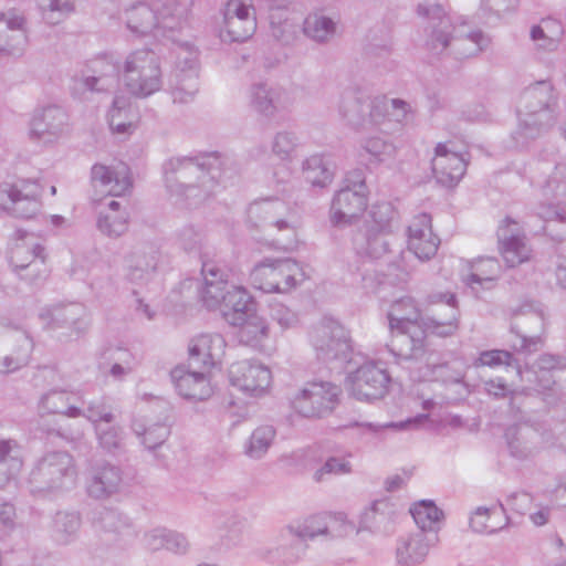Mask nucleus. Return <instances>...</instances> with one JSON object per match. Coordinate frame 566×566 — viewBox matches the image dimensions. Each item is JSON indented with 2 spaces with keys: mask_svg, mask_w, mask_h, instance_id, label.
Instances as JSON below:
<instances>
[{
  "mask_svg": "<svg viewBox=\"0 0 566 566\" xmlns=\"http://www.w3.org/2000/svg\"><path fill=\"white\" fill-rule=\"evenodd\" d=\"M542 193L548 201L541 205L538 216L545 220L566 219L562 205L566 203V163L555 166L554 170L541 185ZM556 284L566 290V258H558L555 270Z\"/></svg>",
  "mask_w": 566,
  "mask_h": 566,
  "instance_id": "obj_14",
  "label": "nucleus"
},
{
  "mask_svg": "<svg viewBox=\"0 0 566 566\" xmlns=\"http://www.w3.org/2000/svg\"><path fill=\"white\" fill-rule=\"evenodd\" d=\"M311 344L317 359L343 368L352 359V344L347 329L332 317L322 318L311 332Z\"/></svg>",
  "mask_w": 566,
  "mask_h": 566,
  "instance_id": "obj_9",
  "label": "nucleus"
},
{
  "mask_svg": "<svg viewBox=\"0 0 566 566\" xmlns=\"http://www.w3.org/2000/svg\"><path fill=\"white\" fill-rule=\"evenodd\" d=\"M226 321L232 325L240 327L238 337L240 343L250 346L261 353H270L271 347L268 346L270 338V327L264 317L255 312V304L252 296L249 302L233 312L226 314Z\"/></svg>",
  "mask_w": 566,
  "mask_h": 566,
  "instance_id": "obj_17",
  "label": "nucleus"
},
{
  "mask_svg": "<svg viewBox=\"0 0 566 566\" xmlns=\"http://www.w3.org/2000/svg\"><path fill=\"white\" fill-rule=\"evenodd\" d=\"M78 409L80 415L77 418L87 419L94 428L96 424L112 423L114 421V413L112 407L107 405L103 397H88V394L84 390H80Z\"/></svg>",
  "mask_w": 566,
  "mask_h": 566,
  "instance_id": "obj_47",
  "label": "nucleus"
},
{
  "mask_svg": "<svg viewBox=\"0 0 566 566\" xmlns=\"http://www.w3.org/2000/svg\"><path fill=\"white\" fill-rule=\"evenodd\" d=\"M109 423L96 424L95 432L99 446L109 452L122 449L124 444V432L118 426H108Z\"/></svg>",
  "mask_w": 566,
  "mask_h": 566,
  "instance_id": "obj_64",
  "label": "nucleus"
},
{
  "mask_svg": "<svg viewBox=\"0 0 566 566\" xmlns=\"http://www.w3.org/2000/svg\"><path fill=\"white\" fill-rule=\"evenodd\" d=\"M510 329L514 336L511 347L520 355H531L544 346V316L531 305L514 311Z\"/></svg>",
  "mask_w": 566,
  "mask_h": 566,
  "instance_id": "obj_16",
  "label": "nucleus"
},
{
  "mask_svg": "<svg viewBox=\"0 0 566 566\" xmlns=\"http://www.w3.org/2000/svg\"><path fill=\"white\" fill-rule=\"evenodd\" d=\"M175 66L169 81V92L176 104L195 101L199 92L198 51L189 42L176 43Z\"/></svg>",
  "mask_w": 566,
  "mask_h": 566,
  "instance_id": "obj_12",
  "label": "nucleus"
},
{
  "mask_svg": "<svg viewBox=\"0 0 566 566\" xmlns=\"http://www.w3.org/2000/svg\"><path fill=\"white\" fill-rule=\"evenodd\" d=\"M369 217L368 230L397 234L400 229L399 214L390 202H377L373 205Z\"/></svg>",
  "mask_w": 566,
  "mask_h": 566,
  "instance_id": "obj_52",
  "label": "nucleus"
},
{
  "mask_svg": "<svg viewBox=\"0 0 566 566\" xmlns=\"http://www.w3.org/2000/svg\"><path fill=\"white\" fill-rule=\"evenodd\" d=\"M249 222L284 245L296 242L301 218L297 211L279 198H262L248 209Z\"/></svg>",
  "mask_w": 566,
  "mask_h": 566,
  "instance_id": "obj_5",
  "label": "nucleus"
},
{
  "mask_svg": "<svg viewBox=\"0 0 566 566\" xmlns=\"http://www.w3.org/2000/svg\"><path fill=\"white\" fill-rule=\"evenodd\" d=\"M44 20L59 24L75 10L76 0H39Z\"/></svg>",
  "mask_w": 566,
  "mask_h": 566,
  "instance_id": "obj_61",
  "label": "nucleus"
},
{
  "mask_svg": "<svg viewBox=\"0 0 566 566\" xmlns=\"http://www.w3.org/2000/svg\"><path fill=\"white\" fill-rule=\"evenodd\" d=\"M420 311L411 297H403L394 302L388 312L389 328H410L412 325H422Z\"/></svg>",
  "mask_w": 566,
  "mask_h": 566,
  "instance_id": "obj_49",
  "label": "nucleus"
},
{
  "mask_svg": "<svg viewBox=\"0 0 566 566\" xmlns=\"http://www.w3.org/2000/svg\"><path fill=\"white\" fill-rule=\"evenodd\" d=\"M410 513L416 524L421 528L420 532L431 530L441 516V511L431 501H421L410 509Z\"/></svg>",
  "mask_w": 566,
  "mask_h": 566,
  "instance_id": "obj_63",
  "label": "nucleus"
},
{
  "mask_svg": "<svg viewBox=\"0 0 566 566\" xmlns=\"http://www.w3.org/2000/svg\"><path fill=\"white\" fill-rule=\"evenodd\" d=\"M229 380L244 395L260 398L269 394L273 377L266 365L258 360H241L230 366Z\"/></svg>",
  "mask_w": 566,
  "mask_h": 566,
  "instance_id": "obj_23",
  "label": "nucleus"
},
{
  "mask_svg": "<svg viewBox=\"0 0 566 566\" xmlns=\"http://www.w3.org/2000/svg\"><path fill=\"white\" fill-rule=\"evenodd\" d=\"M67 127V113L57 105H50L34 113L29 135L42 144H53L66 134Z\"/></svg>",
  "mask_w": 566,
  "mask_h": 566,
  "instance_id": "obj_30",
  "label": "nucleus"
},
{
  "mask_svg": "<svg viewBox=\"0 0 566 566\" xmlns=\"http://www.w3.org/2000/svg\"><path fill=\"white\" fill-rule=\"evenodd\" d=\"M396 153L395 144L379 136H367L359 142V156L367 157L373 165L391 160Z\"/></svg>",
  "mask_w": 566,
  "mask_h": 566,
  "instance_id": "obj_53",
  "label": "nucleus"
},
{
  "mask_svg": "<svg viewBox=\"0 0 566 566\" xmlns=\"http://www.w3.org/2000/svg\"><path fill=\"white\" fill-rule=\"evenodd\" d=\"M359 179L354 182V189L349 186L342 188L333 198L329 218L336 227L350 224L359 217L367 207L365 195V182L361 174L357 172Z\"/></svg>",
  "mask_w": 566,
  "mask_h": 566,
  "instance_id": "obj_25",
  "label": "nucleus"
},
{
  "mask_svg": "<svg viewBox=\"0 0 566 566\" xmlns=\"http://www.w3.org/2000/svg\"><path fill=\"white\" fill-rule=\"evenodd\" d=\"M122 469L108 461H94L86 476V492L95 500H106L120 492L123 488Z\"/></svg>",
  "mask_w": 566,
  "mask_h": 566,
  "instance_id": "obj_29",
  "label": "nucleus"
},
{
  "mask_svg": "<svg viewBox=\"0 0 566 566\" xmlns=\"http://www.w3.org/2000/svg\"><path fill=\"white\" fill-rule=\"evenodd\" d=\"M306 36L318 43L329 42L336 34L337 21L321 12L308 14L303 23Z\"/></svg>",
  "mask_w": 566,
  "mask_h": 566,
  "instance_id": "obj_54",
  "label": "nucleus"
},
{
  "mask_svg": "<svg viewBox=\"0 0 566 566\" xmlns=\"http://www.w3.org/2000/svg\"><path fill=\"white\" fill-rule=\"evenodd\" d=\"M276 437L273 426L262 424L256 427L244 443V453L251 459H262L271 448Z\"/></svg>",
  "mask_w": 566,
  "mask_h": 566,
  "instance_id": "obj_57",
  "label": "nucleus"
},
{
  "mask_svg": "<svg viewBox=\"0 0 566 566\" xmlns=\"http://www.w3.org/2000/svg\"><path fill=\"white\" fill-rule=\"evenodd\" d=\"M249 99L250 106L258 114L269 119L287 109L291 104L286 91L263 83L250 87Z\"/></svg>",
  "mask_w": 566,
  "mask_h": 566,
  "instance_id": "obj_35",
  "label": "nucleus"
},
{
  "mask_svg": "<svg viewBox=\"0 0 566 566\" xmlns=\"http://www.w3.org/2000/svg\"><path fill=\"white\" fill-rule=\"evenodd\" d=\"M305 180L313 187L325 188L332 184L336 166L331 157L312 155L302 164Z\"/></svg>",
  "mask_w": 566,
  "mask_h": 566,
  "instance_id": "obj_46",
  "label": "nucleus"
},
{
  "mask_svg": "<svg viewBox=\"0 0 566 566\" xmlns=\"http://www.w3.org/2000/svg\"><path fill=\"white\" fill-rule=\"evenodd\" d=\"M327 513L314 514L302 521L291 523L280 531V537L286 538L291 535L298 538H315L319 535H327Z\"/></svg>",
  "mask_w": 566,
  "mask_h": 566,
  "instance_id": "obj_48",
  "label": "nucleus"
},
{
  "mask_svg": "<svg viewBox=\"0 0 566 566\" xmlns=\"http://www.w3.org/2000/svg\"><path fill=\"white\" fill-rule=\"evenodd\" d=\"M129 213L126 206L117 200H109L97 212L96 227L108 238H118L128 230Z\"/></svg>",
  "mask_w": 566,
  "mask_h": 566,
  "instance_id": "obj_40",
  "label": "nucleus"
},
{
  "mask_svg": "<svg viewBox=\"0 0 566 566\" xmlns=\"http://www.w3.org/2000/svg\"><path fill=\"white\" fill-rule=\"evenodd\" d=\"M399 513V507L389 499H380L373 503L371 507L364 515V524L367 528L389 533Z\"/></svg>",
  "mask_w": 566,
  "mask_h": 566,
  "instance_id": "obj_45",
  "label": "nucleus"
},
{
  "mask_svg": "<svg viewBox=\"0 0 566 566\" xmlns=\"http://www.w3.org/2000/svg\"><path fill=\"white\" fill-rule=\"evenodd\" d=\"M138 119V111L130 97L125 94L115 95L107 113L111 129L119 135H129L136 129Z\"/></svg>",
  "mask_w": 566,
  "mask_h": 566,
  "instance_id": "obj_41",
  "label": "nucleus"
},
{
  "mask_svg": "<svg viewBox=\"0 0 566 566\" xmlns=\"http://www.w3.org/2000/svg\"><path fill=\"white\" fill-rule=\"evenodd\" d=\"M298 144V136L293 130L282 129L273 135L270 142L271 154L283 163L274 172L277 182H284L290 178L291 170L287 163L293 159Z\"/></svg>",
  "mask_w": 566,
  "mask_h": 566,
  "instance_id": "obj_43",
  "label": "nucleus"
},
{
  "mask_svg": "<svg viewBox=\"0 0 566 566\" xmlns=\"http://www.w3.org/2000/svg\"><path fill=\"white\" fill-rule=\"evenodd\" d=\"M505 440L511 457L518 461H528L554 443L553 433L523 423L506 429Z\"/></svg>",
  "mask_w": 566,
  "mask_h": 566,
  "instance_id": "obj_21",
  "label": "nucleus"
},
{
  "mask_svg": "<svg viewBox=\"0 0 566 566\" xmlns=\"http://www.w3.org/2000/svg\"><path fill=\"white\" fill-rule=\"evenodd\" d=\"M557 96L552 84L539 81L525 87L517 105V125L511 134V146L527 147L539 138L558 117Z\"/></svg>",
  "mask_w": 566,
  "mask_h": 566,
  "instance_id": "obj_3",
  "label": "nucleus"
},
{
  "mask_svg": "<svg viewBox=\"0 0 566 566\" xmlns=\"http://www.w3.org/2000/svg\"><path fill=\"white\" fill-rule=\"evenodd\" d=\"M217 163L216 155L197 159H169L164 167L168 189L178 196H185L189 205H199L217 188L216 176L212 172Z\"/></svg>",
  "mask_w": 566,
  "mask_h": 566,
  "instance_id": "obj_4",
  "label": "nucleus"
},
{
  "mask_svg": "<svg viewBox=\"0 0 566 566\" xmlns=\"http://www.w3.org/2000/svg\"><path fill=\"white\" fill-rule=\"evenodd\" d=\"M417 14L428 23L426 48L433 55H448L457 60L469 59L478 55L490 44V38L479 28L465 21L453 23L439 3L420 2L417 6Z\"/></svg>",
  "mask_w": 566,
  "mask_h": 566,
  "instance_id": "obj_1",
  "label": "nucleus"
},
{
  "mask_svg": "<svg viewBox=\"0 0 566 566\" xmlns=\"http://www.w3.org/2000/svg\"><path fill=\"white\" fill-rule=\"evenodd\" d=\"M203 284L200 298L208 310H221L223 317L249 302L250 293L243 287L230 284L227 270L213 261H206L201 266Z\"/></svg>",
  "mask_w": 566,
  "mask_h": 566,
  "instance_id": "obj_7",
  "label": "nucleus"
},
{
  "mask_svg": "<svg viewBox=\"0 0 566 566\" xmlns=\"http://www.w3.org/2000/svg\"><path fill=\"white\" fill-rule=\"evenodd\" d=\"M93 200L99 201L105 196H123L132 187L129 168L120 163L115 166L94 165L91 172Z\"/></svg>",
  "mask_w": 566,
  "mask_h": 566,
  "instance_id": "obj_27",
  "label": "nucleus"
},
{
  "mask_svg": "<svg viewBox=\"0 0 566 566\" xmlns=\"http://www.w3.org/2000/svg\"><path fill=\"white\" fill-rule=\"evenodd\" d=\"M369 96L358 87H347L337 103L339 118L350 128L367 129V111Z\"/></svg>",
  "mask_w": 566,
  "mask_h": 566,
  "instance_id": "obj_34",
  "label": "nucleus"
},
{
  "mask_svg": "<svg viewBox=\"0 0 566 566\" xmlns=\"http://www.w3.org/2000/svg\"><path fill=\"white\" fill-rule=\"evenodd\" d=\"M81 528V517L75 512H57L53 518V536L61 544H70Z\"/></svg>",
  "mask_w": 566,
  "mask_h": 566,
  "instance_id": "obj_58",
  "label": "nucleus"
},
{
  "mask_svg": "<svg viewBox=\"0 0 566 566\" xmlns=\"http://www.w3.org/2000/svg\"><path fill=\"white\" fill-rule=\"evenodd\" d=\"M502 266L497 259L491 256L478 258L467 262L462 269V281L478 292L480 289L490 290L500 279Z\"/></svg>",
  "mask_w": 566,
  "mask_h": 566,
  "instance_id": "obj_37",
  "label": "nucleus"
},
{
  "mask_svg": "<svg viewBox=\"0 0 566 566\" xmlns=\"http://www.w3.org/2000/svg\"><path fill=\"white\" fill-rule=\"evenodd\" d=\"M133 431L149 450L161 446L170 433L168 426L163 422L145 423L142 420L133 422Z\"/></svg>",
  "mask_w": 566,
  "mask_h": 566,
  "instance_id": "obj_60",
  "label": "nucleus"
},
{
  "mask_svg": "<svg viewBox=\"0 0 566 566\" xmlns=\"http://www.w3.org/2000/svg\"><path fill=\"white\" fill-rule=\"evenodd\" d=\"M46 328L56 331L66 328L69 336H81L90 327V315L86 306L82 303H69L45 308L40 313Z\"/></svg>",
  "mask_w": 566,
  "mask_h": 566,
  "instance_id": "obj_26",
  "label": "nucleus"
},
{
  "mask_svg": "<svg viewBox=\"0 0 566 566\" xmlns=\"http://www.w3.org/2000/svg\"><path fill=\"white\" fill-rule=\"evenodd\" d=\"M439 243V238L432 232L430 216H416L408 227L409 252L421 261L429 260L437 253Z\"/></svg>",
  "mask_w": 566,
  "mask_h": 566,
  "instance_id": "obj_33",
  "label": "nucleus"
},
{
  "mask_svg": "<svg viewBox=\"0 0 566 566\" xmlns=\"http://www.w3.org/2000/svg\"><path fill=\"white\" fill-rule=\"evenodd\" d=\"M123 81L135 97L146 98L159 92L164 85L159 55L149 49L130 52L124 61Z\"/></svg>",
  "mask_w": 566,
  "mask_h": 566,
  "instance_id": "obj_8",
  "label": "nucleus"
},
{
  "mask_svg": "<svg viewBox=\"0 0 566 566\" xmlns=\"http://www.w3.org/2000/svg\"><path fill=\"white\" fill-rule=\"evenodd\" d=\"M33 348V339L25 329L0 322V374L13 373L25 366Z\"/></svg>",
  "mask_w": 566,
  "mask_h": 566,
  "instance_id": "obj_19",
  "label": "nucleus"
},
{
  "mask_svg": "<svg viewBox=\"0 0 566 566\" xmlns=\"http://www.w3.org/2000/svg\"><path fill=\"white\" fill-rule=\"evenodd\" d=\"M465 169V159L453 149L452 145H437L436 155L432 159V171L439 184L447 187L457 185L463 177Z\"/></svg>",
  "mask_w": 566,
  "mask_h": 566,
  "instance_id": "obj_32",
  "label": "nucleus"
},
{
  "mask_svg": "<svg viewBox=\"0 0 566 566\" xmlns=\"http://www.w3.org/2000/svg\"><path fill=\"white\" fill-rule=\"evenodd\" d=\"M157 256L145 253H134L130 256L127 280L135 285L147 284L156 273Z\"/></svg>",
  "mask_w": 566,
  "mask_h": 566,
  "instance_id": "obj_56",
  "label": "nucleus"
},
{
  "mask_svg": "<svg viewBox=\"0 0 566 566\" xmlns=\"http://www.w3.org/2000/svg\"><path fill=\"white\" fill-rule=\"evenodd\" d=\"M507 523L502 505L493 507H478L470 518V526L476 533L493 534L502 530Z\"/></svg>",
  "mask_w": 566,
  "mask_h": 566,
  "instance_id": "obj_50",
  "label": "nucleus"
},
{
  "mask_svg": "<svg viewBox=\"0 0 566 566\" xmlns=\"http://www.w3.org/2000/svg\"><path fill=\"white\" fill-rule=\"evenodd\" d=\"M566 369V357L553 354H542L532 364L518 366L516 374L527 388L534 389L543 395L557 394V382L554 373Z\"/></svg>",
  "mask_w": 566,
  "mask_h": 566,
  "instance_id": "obj_22",
  "label": "nucleus"
},
{
  "mask_svg": "<svg viewBox=\"0 0 566 566\" xmlns=\"http://www.w3.org/2000/svg\"><path fill=\"white\" fill-rule=\"evenodd\" d=\"M499 250L510 268L528 262L533 256L532 247L518 222L505 219L497 230Z\"/></svg>",
  "mask_w": 566,
  "mask_h": 566,
  "instance_id": "obj_28",
  "label": "nucleus"
},
{
  "mask_svg": "<svg viewBox=\"0 0 566 566\" xmlns=\"http://www.w3.org/2000/svg\"><path fill=\"white\" fill-rule=\"evenodd\" d=\"M349 391L358 400L382 398L390 382V376L380 361H366L348 377Z\"/></svg>",
  "mask_w": 566,
  "mask_h": 566,
  "instance_id": "obj_24",
  "label": "nucleus"
},
{
  "mask_svg": "<svg viewBox=\"0 0 566 566\" xmlns=\"http://www.w3.org/2000/svg\"><path fill=\"white\" fill-rule=\"evenodd\" d=\"M184 11V7L176 0H167L160 10L138 1L125 8L123 19L127 29L136 35L144 36L154 32L155 36H165L166 31L172 32L180 27Z\"/></svg>",
  "mask_w": 566,
  "mask_h": 566,
  "instance_id": "obj_6",
  "label": "nucleus"
},
{
  "mask_svg": "<svg viewBox=\"0 0 566 566\" xmlns=\"http://www.w3.org/2000/svg\"><path fill=\"white\" fill-rule=\"evenodd\" d=\"M177 392L189 400H206L213 394V386L208 373L197 371L190 366L180 365L170 373Z\"/></svg>",
  "mask_w": 566,
  "mask_h": 566,
  "instance_id": "obj_31",
  "label": "nucleus"
},
{
  "mask_svg": "<svg viewBox=\"0 0 566 566\" xmlns=\"http://www.w3.org/2000/svg\"><path fill=\"white\" fill-rule=\"evenodd\" d=\"M367 128H379L381 132H387L385 128L387 122H390L389 117V98L385 96H378L368 99L367 111Z\"/></svg>",
  "mask_w": 566,
  "mask_h": 566,
  "instance_id": "obj_62",
  "label": "nucleus"
},
{
  "mask_svg": "<svg viewBox=\"0 0 566 566\" xmlns=\"http://www.w3.org/2000/svg\"><path fill=\"white\" fill-rule=\"evenodd\" d=\"M256 30L255 10L250 0H229L222 10L219 36L222 42H244Z\"/></svg>",
  "mask_w": 566,
  "mask_h": 566,
  "instance_id": "obj_20",
  "label": "nucleus"
},
{
  "mask_svg": "<svg viewBox=\"0 0 566 566\" xmlns=\"http://www.w3.org/2000/svg\"><path fill=\"white\" fill-rule=\"evenodd\" d=\"M22 468L21 448L15 440L0 441V486L9 482Z\"/></svg>",
  "mask_w": 566,
  "mask_h": 566,
  "instance_id": "obj_55",
  "label": "nucleus"
},
{
  "mask_svg": "<svg viewBox=\"0 0 566 566\" xmlns=\"http://www.w3.org/2000/svg\"><path fill=\"white\" fill-rule=\"evenodd\" d=\"M41 187L30 179L0 185V208L22 219L35 217L42 207Z\"/></svg>",
  "mask_w": 566,
  "mask_h": 566,
  "instance_id": "obj_18",
  "label": "nucleus"
},
{
  "mask_svg": "<svg viewBox=\"0 0 566 566\" xmlns=\"http://www.w3.org/2000/svg\"><path fill=\"white\" fill-rule=\"evenodd\" d=\"M433 307L422 325L410 328H389V352L401 360H417L424 353L427 332L438 336H450L458 329L459 310L453 293H436L431 296Z\"/></svg>",
  "mask_w": 566,
  "mask_h": 566,
  "instance_id": "obj_2",
  "label": "nucleus"
},
{
  "mask_svg": "<svg viewBox=\"0 0 566 566\" xmlns=\"http://www.w3.org/2000/svg\"><path fill=\"white\" fill-rule=\"evenodd\" d=\"M255 289L266 293H285L305 280L302 266L292 259H264L250 273Z\"/></svg>",
  "mask_w": 566,
  "mask_h": 566,
  "instance_id": "obj_11",
  "label": "nucleus"
},
{
  "mask_svg": "<svg viewBox=\"0 0 566 566\" xmlns=\"http://www.w3.org/2000/svg\"><path fill=\"white\" fill-rule=\"evenodd\" d=\"M458 363L439 364L433 355H430L424 378L429 381H442L443 384L461 385L464 374L458 367Z\"/></svg>",
  "mask_w": 566,
  "mask_h": 566,
  "instance_id": "obj_59",
  "label": "nucleus"
},
{
  "mask_svg": "<svg viewBox=\"0 0 566 566\" xmlns=\"http://www.w3.org/2000/svg\"><path fill=\"white\" fill-rule=\"evenodd\" d=\"M93 524L98 532L111 535L114 539L133 534L130 518L115 509L103 507L93 517Z\"/></svg>",
  "mask_w": 566,
  "mask_h": 566,
  "instance_id": "obj_44",
  "label": "nucleus"
},
{
  "mask_svg": "<svg viewBox=\"0 0 566 566\" xmlns=\"http://www.w3.org/2000/svg\"><path fill=\"white\" fill-rule=\"evenodd\" d=\"M340 394V387L331 381H308L294 395L292 407L305 418H321L336 408Z\"/></svg>",
  "mask_w": 566,
  "mask_h": 566,
  "instance_id": "obj_15",
  "label": "nucleus"
},
{
  "mask_svg": "<svg viewBox=\"0 0 566 566\" xmlns=\"http://www.w3.org/2000/svg\"><path fill=\"white\" fill-rule=\"evenodd\" d=\"M80 390L67 391L53 389L44 394L39 402L41 415H62L67 418H77Z\"/></svg>",
  "mask_w": 566,
  "mask_h": 566,
  "instance_id": "obj_42",
  "label": "nucleus"
},
{
  "mask_svg": "<svg viewBox=\"0 0 566 566\" xmlns=\"http://www.w3.org/2000/svg\"><path fill=\"white\" fill-rule=\"evenodd\" d=\"M226 346L224 338L217 333L195 337L189 345L190 365L201 364L208 369L216 366L221 361Z\"/></svg>",
  "mask_w": 566,
  "mask_h": 566,
  "instance_id": "obj_38",
  "label": "nucleus"
},
{
  "mask_svg": "<svg viewBox=\"0 0 566 566\" xmlns=\"http://www.w3.org/2000/svg\"><path fill=\"white\" fill-rule=\"evenodd\" d=\"M0 52L7 55H21L27 45L25 18L17 9L0 14Z\"/></svg>",
  "mask_w": 566,
  "mask_h": 566,
  "instance_id": "obj_36",
  "label": "nucleus"
},
{
  "mask_svg": "<svg viewBox=\"0 0 566 566\" xmlns=\"http://www.w3.org/2000/svg\"><path fill=\"white\" fill-rule=\"evenodd\" d=\"M44 254L45 249L38 238L32 234H25L14 242L11 249L10 262L14 271H18Z\"/></svg>",
  "mask_w": 566,
  "mask_h": 566,
  "instance_id": "obj_51",
  "label": "nucleus"
},
{
  "mask_svg": "<svg viewBox=\"0 0 566 566\" xmlns=\"http://www.w3.org/2000/svg\"><path fill=\"white\" fill-rule=\"evenodd\" d=\"M356 254L370 263H385L408 274L406 253L400 249L396 234L366 229L353 241Z\"/></svg>",
  "mask_w": 566,
  "mask_h": 566,
  "instance_id": "obj_13",
  "label": "nucleus"
},
{
  "mask_svg": "<svg viewBox=\"0 0 566 566\" xmlns=\"http://www.w3.org/2000/svg\"><path fill=\"white\" fill-rule=\"evenodd\" d=\"M76 475L71 454L65 451L49 452L38 461L30 473L31 492L69 490L74 486Z\"/></svg>",
  "mask_w": 566,
  "mask_h": 566,
  "instance_id": "obj_10",
  "label": "nucleus"
},
{
  "mask_svg": "<svg viewBox=\"0 0 566 566\" xmlns=\"http://www.w3.org/2000/svg\"><path fill=\"white\" fill-rule=\"evenodd\" d=\"M433 538L424 532L398 538L396 545L397 563L403 566H417L422 564L430 551Z\"/></svg>",
  "mask_w": 566,
  "mask_h": 566,
  "instance_id": "obj_39",
  "label": "nucleus"
}]
</instances>
